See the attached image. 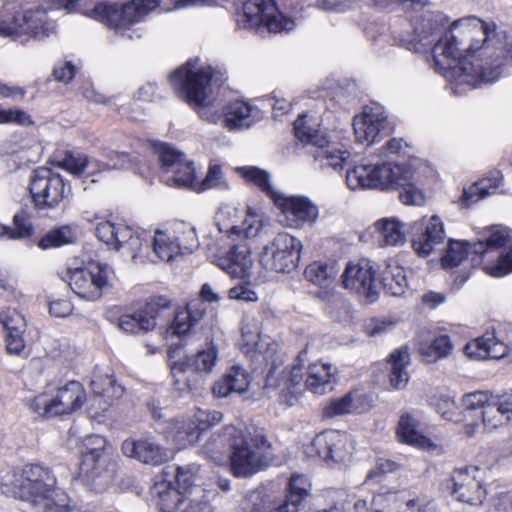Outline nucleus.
Returning a JSON list of instances; mask_svg holds the SVG:
<instances>
[{
    "mask_svg": "<svg viewBox=\"0 0 512 512\" xmlns=\"http://www.w3.org/2000/svg\"><path fill=\"white\" fill-rule=\"evenodd\" d=\"M381 284L386 293L392 296H401L407 288L405 270L396 262L388 263L382 271Z\"/></svg>",
    "mask_w": 512,
    "mask_h": 512,
    "instance_id": "09e8293b",
    "label": "nucleus"
},
{
    "mask_svg": "<svg viewBox=\"0 0 512 512\" xmlns=\"http://www.w3.org/2000/svg\"><path fill=\"white\" fill-rule=\"evenodd\" d=\"M90 385L93 393L104 397L106 402L120 398L124 392L123 387L116 383L113 375L108 370L96 369Z\"/></svg>",
    "mask_w": 512,
    "mask_h": 512,
    "instance_id": "a18cd8bd",
    "label": "nucleus"
},
{
    "mask_svg": "<svg viewBox=\"0 0 512 512\" xmlns=\"http://www.w3.org/2000/svg\"><path fill=\"white\" fill-rule=\"evenodd\" d=\"M241 348L252 358L258 355L267 363H274L278 344L270 337L261 334V322L254 316L246 314L240 325Z\"/></svg>",
    "mask_w": 512,
    "mask_h": 512,
    "instance_id": "393cba45",
    "label": "nucleus"
},
{
    "mask_svg": "<svg viewBox=\"0 0 512 512\" xmlns=\"http://www.w3.org/2000/svg\"><path fill=\"white\" fill-rule=\"evenodd\" d=\"M480 264L483 271L491 277L500 278L512 273V242Z\"/></svg>",
    "mask_w": 512,
    "mask_h": 512,
    "instance_id": "8fccbe9b",
    "label": "nucleus"
},
{
    "mask_svg": "<svg viewBox=\"0 0 512 512\" xmlns=\"http://www.w3.org/2000/svg\"><path fill=\"white\" fill-rule=\"evenodd\" d=\"M433 501L426 496H415L407 500L404 512H434Z\"/></svg>",
    "mask_w": 512,
    "mask_h": 512,
    "instance_id": "774afa93",
    "label": "nucleus"
},
{
    "mask_svg": "<svg viewBox=\"0 0 512 512\" xmlns=\"http://www.w3.org/2000/svg\"><path fill=\"white\" fill-rule=\"evenodd\" d=\"M486 470L478 466L457 468L451 476V493L459 501L470 505L482 504L486 498Z\"/></svg>",
    "mask_w": 512,
    "mask_h": 512,
    "instance_id": "412c9836",
    "label": "nucleus"
},
{
    "mask_svg": "<svg viewBox=\"0 0 512 512\" xmlns=\"http://www.w3.org/2000/svg\"><path fill=\"white\" fill-rule=\"evenodd\" d=\"M234 171L246 183L256 186L272 200L279 194L274 189L270 174L266 170L256 166H237Z\"/></svg>",
    "mask_w": 512,
    "mask_h": 512,
    "instance_id": "c03bdc74",
    "label": "nucleus"
},
{
    "mask_svg": "<svg viewBox=\"0 0 512 512\" xmlns=\"http://www.w3.org/2000/svg\"><path fill=\"white\" fill-rule=\"evenodd\" d=\"M503 177L500 172H495L491 176L482 178L463 190L461 203L469 206L494 194L501 186Z\"/></svg>",
    "mask_w": 512,
    "mask_h": 512,
    "instance_id": "ea45409f",
    "label": "nucleus"
},
{
    "mask_svg": "<svg viewBox=\"0 0 512 512\" xmlns=\"http://www.w3.org/2000/svg\"><path fill=\"white\" fill-rule=\"evenodd\" d=\"M510 63L512 38L498 33L494 22L476 16L455 20L432 49L431 66L456 95L495 82Z\"/></svg>",
    "mask_w": 512,
    "mask_h": 512,
    "instance_id": "f257e3e1",
    "label": "nucleus"
},
{
    "mask_svg": "<svg viewBox=\"0 0 512 512\" xmlns=\"http://www.w3.org/2000/svg\"><path fill=\"white\" fill-rule=\"evenodd\" d=\"M206 314L201 301H190L185 308L175 312L166 329V337H182L187 335Z\"/></svg>",
    "mask_w": 512,
    "mask_h": 512,
    "instance_id": "473e14b6",
    "label": "nucleus"
},
{
    "mask_svg": "<svg viewBox=\"0 0 512 512\" xmlns=\"http://www.w3.org/2000/svg\"><path fill=\"white\" fill-rule=\"evenodd\" d=\"M25 329L26 323L24 318L17 314L16 323L7 329L5 342L8 354L15 356H24L26 354V343L23 338Z\"/></svg>",
    "mask_w": 512,
    "mask_h": 512,
    "instance_id": "864d4df0",
    "label": "nucleus"
},
{
    "mask_svg": "<svg viewBox=\"0 0 512 512\" xmlns=\"http://www.w3.org/2000/svg\"><path fill=\"white\" fill-rule=\"evenodd\" d=\"M387 124V113L380 105L365 106L363 111L353 119L355 139L362 144L376 142L380 132Z\"/></svg>",
    "mask_w": 512,
    "mask_h": 512,
    "instance_id": "cd10ccee",
    "label": "nucleus"
},
{
    "mask_svg": "<svg viewBox=\"0 0 512 512\" xmlns=\"http://www.w3.org/2000/svg\"><path fill=\"white\" fill-rule=\"evenodd\" d=\"M195 420L173 418L162 422L158 428L166 440L176 446L177 450L184 449L199 439L201 431L211 425L219 423L221 412H208L198 409L194 414Z\"/></svg>",
    "mask_w": 512,
    "mask_h": 512,
    "instance_id": "2eb2a0df",
    "label": "nucleus"
},
{
    "mask_svg": "<svg viewBox=\"0 0 512 512\" xmlns=\"http://www.w3.org/2000/svg\"><path fill=\"white\" fill-rule=\"evenodd\" d=\"M391 372L390 384L393 389L400 390L406 387L409 381L407 366L410 364V354L407 347L396 349L389 358Z\"/></svg>",
    "mask_w": 512,
    "mask_h": 512,
    "instance_id": "37998d69",
    "label": "nucleus"
},
{
    "mask_svg": "<svg viewBox=\"0 0 512 512\" xmlns=\"http://www.w3.org/2000/svg\"><path fill=\"white\" fill-rule=\"evenodd\" d=\"M470 252H473V243L450 239L447 250L442 257V266L444 268L457 267Z\"/></svg>",
    "mask_w": 512,
    "mask_h": 512,
    "instance_id": "5fc2aeb1",
    "label": "nucleus"
},
{
    "mask_svg": "<svg viewBox=\"0 0 512 512\" xmlns=\"http://www.w3.org/2000/svg\"><path fill=\"white\" fill-rule=\"evenodd\" d=\"M198 472L196 464L178 466L175 475L177 489L165 478L154 484L152 494L157 497L159 512H213L207 503L196 502L187 496Z\"/></svg>",
    "mask_w": 512,
    "mask_h": 512,
    "instance_id": "f8f14e48",
    "label": "nucleus"
},
{
    "mask_svg": "<svg viewBox=\"0 0 512 512\" xmlns=\"http://www.w3.org/2000/svg\"><path fill=\"white\" fill-rule=\"evenodd\" d=\"M252 107L242 100L231 101L226 105V128L243 130L252 126Z\"/></svg>",
    "mask_w": 512,
    "mask_h": 512,
    "instance_id": "49530a36",
    "label": "nucleus"
},
{
    "mask_svg": "<svg viewBox=\"0 0 512 512\" xmlns=\"http://www.w3.org/2000/svg\"><path fill=\"white\" fill-rule=\"evenodd\" d=\"M112 275L109 265L90 261L84 266H68L62 279L78 297L95 301L110 287Z\"/></svg>",
    "mask_w": 512,
    "mask_h": 512,
    "instance_id": "4468645a",
    "label": "nucleus"
},
{
    "mask_svg": "<svg viewBox=\"0 0 512 512\" xmlns=\"http://www.w3.org/2000/svg\"><path fill=\"white\" fill-rule=\"evenodd\" d=\"M51 471L37 464L26 465L13 475L10 484L1 485L4 494L29 501L43 512H77L68 505L64 492L56 488Z\"/></svg>",
    "mask_w": 512,
    "mask_h": 512,
    "instance_id": "39448f33",
    "label": "nucleus"
},
{
    "mask_svg": "<svg viewBox=\"0 0 512 512\" xmlns=\"http://www.w3.org/2000/svg\"><path fill=\"white\" fill-rule=\"evenodd\" d=\"M107 441L100 435H89L82 443L81 473L99 487H105L113 480V469H106L104 454Z\"/></svg>",
    "mask_w": 512,
    "mask_h": 512,
    "instance_id": "aec40b11",
    "label": "nucleus"
},
{
    "mask_svg": "<svg viewBox=\"0 0 512 512\" xmlns=\"http://www.w3.org/2000/svg\"><path fill=\"white\" fill-rule=\"evenodd\" d=\"M224 438L217 434L211 436L203 446L204 454L217 464H222Z\"/></svg>",
    "mask_w": 512,
    "mask_h": 512,
    "instance_id": "e2e57ef3",
    "label": "nucleus"
},
{
    "mask_svg": "<svg viewBox=\"0 0 512 512\" xmlns=\"http://www.w3.org/2000/svg\"><path fill=\"white\" fill-rule=\"evenodd\" d=\"M492 397V394L484 391L468 393L462 398V406L470 413L479 411V415L481 416L483 410H485V406L488 405Z\"/></svg>",
    "mask_w": 512,
    "mask_h": 512,
    "instance_id": "bf43d9fd",
    "label": "nucleus"
},
{
    "mask_svg": "<svg viewBox=\"0 0 512 512\" xmlns=\"http://www.w3.org/2000/svg\"><path fill=\"white\" fill-rule=\"evenodd\" d=\"M465 354L474 360L501 359L510 352L509 347L497 340L494 335L487 334L467 343Z\"/></svg>",
    "mask_w": 512,
    "mask_h": 512,
    "instance_id": "f704fd0d",
    "label": "nucleus"
},
{
    "mask_svg": "<svg viewBox=\"0 0 512 512\" xmlns=\"http://www.w3.org/2000/svg\"><path fill=\"white\" fill-rule=\"evenodd\" d=\"M230 470L236 477H250L267 466L271 446L262 435H254L242 420L226 426Z\"/></svg>",
    "mask_w": 512,
    "mask_h": 512,
    "instance_id": "423d86ee",
    "label": "nucleus"
},
{
    "mask_svg": "<svg viewBox=\"0 0 512 512\" xmlns=\"http://www.w3.org/2000/svg\"><path fill=\"white\" fill-rule=\"evenodd\" d=\"M301 353L297 360L285 368L280 378H276L275 368L267 376V385L280 390L281 398L288 405H293L292 399L305 387L314 394L323 395L330 392L336 382L335 369L330 363L321 361L310 363L304 372L301 364Z\"/></svg>",
    "mask_w": 512,
    "mask_h": 512,
    "instance_id": "0eeeda50",
    "label": "nucleus"
},
{
    "mask_svg": "<svg viewBox=\"0 0 512 512\" xmlns=\"http://www.w3.org/2000/svg\"><path fill=\"white\" fill-rule=\"evenodd\" d=\"M510 421L508 415L493 396L488 405L485 406V410H483L481 415V423L484 429L492 431L508 424Z\"/></svg>",
    "mask_w": 512,
    "mask_h": 512,
    "instance_id": "6e6d98bb",
    "label": "nucleus"
},
{
    "mask_svg": "<svg viewBox=\"0 0 512 512\" xmlns=\"http://www.w3.org/2000/svg\"><path fill=\"white\" fill-rule=\"evenodd\" d=\"M281 492L274 485H262L250 491L243 501L245 512H280Z\"/></svg>",
    "mask_w": 512,
    "mask_h": 512,
    "instance_id": "72a5a7b5",
    "label": "nucleus"
},
{
    "mask_svg": "<svg viewBox=\"0 0 512 512\" xmlns=\"http://www.w3.org/2000/svg\"><path fill=\"white\" fill-rule=\"evenodd\" d=\"M411 245L422 258L430 256L446 239L445 225L438 215L424 216L410 225Z\"/></svg>",
    "mask_w": 512,
    "mask_h": 512,
    "instance_id": "b1692460",
    "label": "nucleus"
},
{
    "mask_svg": "<svg viewBox=\"0 0 512 512\" xmlns=\"http://www.w3.org/2000/svg\"><path fill=\"white\" fill-rule=\"evenodd\" d=\"M95 233L101 242L115 250L122 249L123 255L130 257L134 262H137L138 257L149 254V247H142L145 235L139 234V231L125 224L101 221L96 225Z\"/></svg>",
    "mask_w": 512,
    "mask_h": 512,
    "instance_id": "6ab92c4d",
    "label": "nucleus"
},
{
    "mask_svg": "<svg viewBox=\"0 0 512 512\" xmlns=\"http://www.w3.org/2000/svg\"><path fill=\"white\" fill-rule=\"evenodd\" d=\"M78 0H0V36L42 40L55 31L53 12L70 10Z\"/></svg>",
    "mask_w": 512,
    "mask_h": 512,
    "instance_id": "7ed1b4c3",
    "label": "nucleus"
},
{
    "mask_svg": "<svg viewBox=\"0 0 512 512\" xmlns=\"http://www.w3.org/2000/svg\"><path fill=\"white\" fill-rule=\"evenodd\" d=\"M81 94L89 102L103 104L108 107L116 106L115 98L105 96L97 91L91 84H85L82 86Z\"/></svg>",
    "mask_w": 512,
    "mask_h": 512,
    "instance_id": "338daca9",
    "label": "nucleus"
},
{
    "mask_svg": "<svg viewBox=\"0 0 512 512\" xmlns=\"http://www.w3.org/2000/svg\"><path fill=\"white\" fill-rule=\"evenodd\" d=\"M301 250L299 239L281 232L263 247L259 262L267 271L290 273L298 266Z\"/></svg>",
    "mask_w": 512,
    "mask_h": 512,
    "instance_id": "f3484780",
    "label": "nucleus"
},
{
    "mask_svg": "<svg viewBox=\"0 0 512 512\" xmlns=\"http://www.w3.org/2000/svg\"><path fill=\"white\" fill-rule=\"evenodd\" d=\"M236 22L244 29L258 33L289 32L295 20L281 10L277 0H235Z\"/></svg>",
    "mask_w": 512,
    "mask_h": 512,
    "instance_id": "ddd939ff",
    "label": "nucleus"
},
{
    "mask_svg": "<svg viewBox=\"0 0 512 512\" xmlns=\"http://www.w3.org/2000/svg\"><path fill=\"white\" fill-rule=\"evenodd\" d=\"M311 484L304 475H292L289 481L288 493L280 505V512H298L303 500L307 497Z\"/></svg>",
    "mask_w": 512,
    "mask_h": 512,
    "instance_id": "79ce46f5",
    "label": "nucleus"
},
{
    "mask_svg": "<svg viewBox=\"0 0 512 512\" xmlns=\"http://www.w3.org/2000/svg\"><path fill=\"white\" fill-rule=\"evenodd\" d=\"M76 239V228L71 225H63L48 231L43 235L37 245L42 250L57 248L62 245L71 244Z\"/></svg>",
    "mask_w": 512,
    "mask_h": 512,
    "instance_id": "603ef678",
    "label": "nucleus"
},
{
    "mask_svg": "<svg viewBox=\"0 0 512 512\" xmlns=\"http://www.w3.org/2000/svg\"><path fill=\"white\" fill-rule=\"evenodd\" d=\"M512 243L511 231L503 226L495 225L485 228L477 242L473 243V252L480 256L481 261L496 255Z\"/></svg>",
    "mask_w": 512,
    "mask_h": 512,
    "instance_id": "2f4dec72",
    "label": "nucleus"
},
{
    "mask_svg": "<svg viewBox=\"0 0 512 512\" xmlns=\"http://www.w3.org/2000/svg\"><path fill=\"white\" fill-rule=\"evenodd\" d=\"M419 412H404L400 416L397 436L402 443L424 451H436L439 445L418 430Z\"/></svg>",
    "mask_w": 512,
    "mask_h": 512,
    "instance_id": "7c9ffc66",
    "label": "nucleus"
},
{
    "mask_svg": "<svg viewBox=\"0 0 512 512\" xmlns=\"http://www.w3.org/2000/svg\"><path fill=\"white\" fill-rule=\"evenodd\" d=\"M159 5L158 0H131L127 3H98L88 16L97 20L122 38L140 39L143 29L137 25Z\"/></svg>",
    "mask_w": 512,
    "mask_h": 512,
    "instance_id": "9d476101",
    "label": "nucleus"
},
{
    "mask_svg": "<svg viewBox=\"0 0 512 512\" xmlns=\"http://www.w3.org/2000/svg\"><path fill=\"white\" fill-rule=\"evenodd\" d=\"M217 362V351L214 346L198 351L194 356H181V348L169 350L168 363L175 388L180 393L192 390V385L186 373L193 371L197 374H209Z\"/></svg>",
    "mask_w": 512,
    "mask_h": 512,
    "instance_id": "dca6fc26",
    "label": "nucleus"
},
{
    "mask_svg": "<svg viewBox=\"0 0 512 512\" xmlns=\"http://www.w3.org/2000/svg\"><path fill=\"white\" fill-rule=\"evenodd\" d=\"M338 272L339 267L335 261H314L306 267L304 274L309 282L325 288L334 282Z\"/></svg>",
    "mask_w": 512,
    "mask_h": 512,
    "instance_id": "de8ad7c7",
    "label": "nucleus"
},
{
    "mask_svg": "<svg viewBox=\"0 0 512 512\" xmlns=\"http://www.w3.org/2000/svg\"><path fill=\"white\" fill-rule=\"evenodd\" d=\"M144 234L143 249L147 245L149 254L145 257H138L137 261L144 262L156 259L164 262H172L180 255L193 252L199 245L196 229L190 223L175 221L164 225L154 231L153 236H149L145 231H139Z\"/></svg>",
    "mask_w": 512,
    "mask_h": 512,
    "instance_id": "1a4fd4ad",
    "label": "nucleus"
},
{
    "mask_svg": "<svg viewBox=\"0 0 512 512\" xmlns=\"http://www.w3.org/2000/svg\"><path fill=\"white\" fill-rule=\"evenodd\" d=\"M155 152L160 162V180L168 186L202 192L218 185L222 176L221 165L211 164L206 177L199 181L194 163L174 147L158 143Z\"/></svg>",
    "mask_w": 512,
    "mask_h": 512,
    "instance_id": "6e6552de",
    "label": "nucleus"
},
{
    "mask_svg": "<svg viewBox=\"0 0 512 512\" xmlns=\"http://www.w3.org/2000/svg\"><path fill=\"white\" fill-rule=\"evenodd\" d=\"M363 3V0H318L316 6L323 11L345 12Z\"/></svg>",
    "mask_w": 512,
    "mask_h": 512,
    "instance_id": "0e129e2a",
    "label": "nucleus"
},
{
    "mask_svg": "<svg viewBox=\"0 0 512 512\" xmlns=\"http://www.w3.org/2000/svg\"><path fill=\"white\" fill-rule=\"evenodd\" d=\"M86 400L83 386L78 381H70L59 387L50 398L46 395L36 396L30 408L40 416L52 417L71 414L82 407Z\"/></svg>",
    "mask_w": 512,
    "mask_h": 512,
    "instance_id": "a211bd4d",
    "label": "nucleus"
},
{
    "mask_svg": "<svg viewBox=\"0 0 512 512\" xmlns=\"http://www.w3.org/2000/svg\"><path fill=\"white\" fill-rule=\"evenodd\" d=\"M273 202L281 210L285 223L290 228H301L313 224L319 215L317 206L307 197L278 194Z\"/></svg>",
    "mask_w": 512,
    "mask_h": 512,
    "instance_id": "bb28decb",
    "label": "nucleus"
},
{
    "mask_svg": "<svg viewBox=\"0 0 512 512\" xmlns=\"http://www.w3.org/2000/svg\"><path fill=\"white\" fill-rule=\"evenodd\" d=\"M381 246H402L406 242L404 225L397 218H382L373 224Z\"/></svg>",
    "mask_w": 512,
    "mask_h": 512,
    "instance_id": "58836bf2",
    "label": "nucleus"
},
{
    "mask_svg": "<svg viewBox=\"0 0 512 512\" xmlns=\"http://www.w3.org/2000/svg\"><path fill=\"white\" fill-rule=\"evenodd\" d=\"M294 133L301 142L311 144L316 149L326 143L329 136L318 129V123L308 114H301L294 122Z\"/></svg>",
    "mask_w": 512,
    "mask_h": 512,
    "instance_id": "a19ab883",
    "label": "nucleus"
},
{
    "mask_svg": "<svg viewBox=\"0 0 512 512\" xmlns=\"http://www.w3.org/2000/svg\"><path fill=\"white\" fill-rule=\"evenodd\" d=\"M14 228L0 224V238L7 240H21L33 234V226L23 213H16L13 217Z\"/></svg>",
    "mask_w": 512,
    "mask_h": 512,
    "instance_id": "4d7b16f0",
    "label": "nucleus"
},
{
    "mask_svg": "<svg viewBox=\"0 0 512 512\" xmlns=\"http://www.w3.org/2000/svg\"><path fill=\"white\" fill-rule=\"evenodd\" d=\"M262 228V217L248 209L240 225L233 224L226 231V274L232 278L245 279L252 273L253 259L249 239L258 235Z\"/></svg>",
    "mask_w": 512,
    "mask_h": 512,
    "instance_id": "9b49d317",
    "label": "nucleus"
},
{
    "mask_svg": "<svg viewBox=\"0 0 512 512\" xmlns=\"http://www.w3.org/2000/svg\"><path fill=\"white\" fill-rule=\"evenodd\" d=\"M80 68V62H73L72 60L58 61L53 69V75L56 80L69 83L75 76Z\"/></svg>",
    "mask_w": 512,
    "mask_h": 512,
    "instance_id": "680f3d73",
    "label": "nucleus"
},
{
    "mask_svg": "<svg viewBox=\"0 0 512 512\" xmlns=\"http://www.w3.org/2000/svg\"><path fill=\"white\" fill-rule=\"evenodd\" d=\"M414 171L410 165L393 162L360 164L346 171V183L351 190L401 188L400 201L405 205H422L424 192L412 183Z\"/></svg>",
    "mask_w": 512,
    "mask_h": 512,
    "instance_id": "20e7f679",
    "label": "nucleus"
},
{
    "mask_svg": "<svg viewBox=\"0 0 512 512\" xmlns=\"http://www.w3.org/2000/svg\"><path fill=\"white\" fill-rule=\"evenodd\" d=\"M121 451L128 458L152 466H159L168 462L175 454L152 439H126L121 445Z\"/></svg>",
    "mask_w": 512,
    "mask_h": 512,
    "instance_id": "c85d7f7f",
    "label": "nucleus"
},
{
    "mask_svg": "<svg viewBox=\"0 0 512 512\" xmlns=\"http://www.w3.org/2000/svg\"><path fill=\"white\" fill-rule=\"evenodd\" d=\"M452 349L453 345L446 335H441L431 342H423L419 345V353L423 361L427 363H433L447 357Z\"/></svg>",
    "mask_w": 512,
    "mask_h": 512,
    "instance_id": "3c124183",
    "label": "nucleus"
},
{
    "mask_svg": "<svg viewBox=\"0 0 512 512\" xmlns=\"http://www.w3.org/2000/svg\"><path fill=\"white\" fill-rule=\"evenodd\" d=\"M314 160L322 168H332L335 171L341 170L349 163L350 152L337 148L331 141L327 139L326 143H322L312 152Z\"/></svg>",
    "mask_w": 512,
    "mask_h": 512,
    "instance_id": "4c0bfd02",
    "label": "nucleus"
},
{
    "mask_svg": "<svg viewBox=\"0 0 512 512\" xmlns=\"http://www.w3.org/2000/svg\"><path fill=\"white\" fill-rule=\"evenodd\" d=\"M370 408L369 397L359 391L354 390L345 394L343 397L331 400L323 410L325 417H335L350 413H362Z\"/></svg>",
    "mask_w": 512,
    "mask_h": 512,
    "instance_id": "c9c22d12",
    "label": "nucleus"
},
{
    "mask_svg": "<svg viewBox=\"0 0 512 512\" xmlns=\"http://www.w3.org/2000/svg\"><path fill=\"white\" fill-rule=\"evenodd\" d=\"M251 382V375L239 365L230 368L226 374V395L228 393L242 394L246 392Z\"/></svg>",
    "mask_w": 512,
    "mask_h": 512,
    "instance_id": "13d9d810",
    "label": "nucleus"
},
{
    "mask_svg": "<svg viewBox=\"0 0 512 512\" xmlns=\"http://www.w3.org/2000/svg\"><path fill=\"white\" fill-rule=\"evenodd\" d=\"M59 166L76 176H92L105 170L129 167L130 156L124 152H113L108 161L103 162L97 159H88L80 152L68 151L59 161Z\"/></svg>",
    "mask_w": 512,
    "mask_h": 512,
    "instance_id": "a878e982",
    "label": "nucleus"
},
{
    "mask_svg": "<svg viewBox=\"0 0 512 512\" xmlns=\"http://www.w3.org/2000/svg\"><path fill=\"white\" fill-rule=\"evenodd\" d=\"M15 123L19 125L32 124L30 116L19 109H1L0 108V124Z\"/></svg>",
    "mask_w": 512,
    "mask_h": 512,
    "instance_id": "69168bd1",
    "label": "nucleus"
},
{
    "mask_svg": "<svg viewBox=\"0 0 512 512\" xmlns=\"http://www.w3.org/2000/svg\"><path fill=\"white\" fill-rule=\"evenodd\" d=\"M340 279L344 289L360 294L370 302L377 299L379 284L376 270L369 259L360 258L347 262Z\"/></svg>",
    "mask_w": 512,
    "mask_h": 512,
    "instance_id": "4be33fe9",
    "label": "nucleus"
},
{
    "mask_svg": "<svg viewBox=\"0 0 512 512\" xmlns=\"http://www.w3.org/2000/svg\"><path fill=\"white\" fill-rule=\"evenodd\" d=\"M220 71L199 58L189 59L168 77L176 95L193 106L201 119L212 124L224 122Z\"/></svg>",
    "mask_w": 512,
    "mask_h": 512,
    "instance_id": "f03ea898",
    "label": "nucleus"
},
{
    "mask_svg": "<svg viewBox=\"0 0 512 512\" xmlns=\"http://www.w3.org/2000/svg\"><path fill=\"white\" fill-rule=\"evenodd\" d=\"M158 316L159 310L154 305H146L133 314L122 315L118 320V327L126 333L147 332L154 329Z\"/></svg>",
    "mask_w": 512,
    "mask_h": 512,
    "instance_id": "e433bc0d",
    "label": "nucleus"
},
{
    "mask_svg": "<svg viewBox=\"0 0 512 512\" xmlns=\"http://www.w3.org/2000/svg\"><path fill=\"white\" fill-rule=\"evenodd\" d=\"M430 405L443 419L448 421L453 420L456 405L450 396L443 394L434 396L430 400Z\"/></svg>",
    "mask_w": 512,
    "mask_h": 512,
    "instance_id": "052dcab7",
    "label": "nucleus"
},
{
    "mask_svg": "<svg viewBox=\"0 0 512 512\" xmlns=\"http://www.w3.org/2000/svg\"><path fill=\"white\" fill-rule=\"evenodd\" d=\"M312 447L320 458L336 463L344 462L349 456V438L345 432L329 429L313 439Z\"/></svg>",
    "mask_w": 512,
    "mask_h": 512,
    "instance_id": "c756f323",
    "label": "nucleus"
},
{
    "mask_svg": "<svg viewBox=\"0 0 512 512\" xmlns=\"http://www.w3.org/2000/svg\"><path fill=\"white\" fill-rule=\"evenodd\" d=\"M30 193L38 209L55 208L67 195L63 178L44 167L33 172Z\"/></svg>",
    "mask_w": 512,
    "mask_h": 512,
    "instance_id": "5701e85b",
    "label": "nucleus"
}]
</instances>
